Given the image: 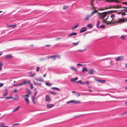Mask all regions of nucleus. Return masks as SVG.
Listing matches in <instances>:
<instances>
[{
	"mask_svg": "<svg viewBox=\"0 0 127 127\" xmlns=\"http://www.w3.org/2000/svg\"><path fill=\"white\" fill-rule=\"evenodd\" d=\"M51 89H53L54 90H56L58 91H60V89L58 88L55 87H52Z\"/></svg>",
	"mask_w": 127,
	"mask_h": 127,
	"instance_id": "15",
	"label": "nucleus"
},
{
	"mask_svg": "<svg viewBox=\"0 0 127 127\" xmlns=\"http://www.w3.org/2000/svg\"><path fill=\"white\" fill-rule=\"evenodd\" d=\"M106 59H101V60H100V61H104V60H105Z\"/></svg>",
	"mask_w": 127,
	"mask_h": 127,
	"instance_id": "52",
	"label": "nucleus"
},
{
	"mask_svg": "<svg viewBox=\"0 0 127 127\" xmlns=\"http://www.w3.org/2000/svg\"><path fill=\"white\" fill-rule=\"evenodd\" d=\"M124 11H126L127 12V9H124Z\"/></svg>",
	"mask_w": 127,
	"mask_h": 127,
	"instance_id": "64",
	"label": "nucleus"
},
{
	"mask_svg": "<svg viewBox=\"0 0 127 127\" xmlns=\"http://www.w3.org/2000/svg\"><path fill=\"white\" fill-rule=\"evenodd\" d=\"M80 42L79 41H78L76 43H72V44L74 45L75 46L77 45L78 44V43Z\"/></svg>",
	"mask_w": 127,
	"mask_h": 127,
	"instance_id": "29",
	"label": "nucleus"
},
{
	"mask_svg": "<svg viewBox=\"0 0 127 127\" xmlns=\"http://www.w3.org/2000/svg\"><path fill=\"white\" fill-rule=\"evenodd\" d=\"M77 83H80L81 84H83L81 80H79L77 81Z\"/></svg>",
	"mask_w": 127,
	"mask_h": 127,
	"instance_id": "38",
	"label": "nucleus"
},
{
	"mask_svg": "<svg viewBox=\"0 0 127 127\" xmlns=\"http://www.w3.org/2000/svg\"><path fill=\"white\" fill-rule=\"evenodd\" d=\"M78 79V78H74L71 79V81H74Z\"/></svg>",
	"mask_w": 127,
	"mask_h": 127,
	"instance_id": "21",
	"label": "nucleus"
},
{
	"mask_svg": "<svg viewBox=\"0 0 127 127\" xmlns=\"http://www.w3.org/2000/svg\"><path fill=\"white\" fill-rule=\"evenodd\" d=\"M97 12L98 13V11L96 10H95L93 11L91 13V15H90L91 16L93 15V14L96 13Z\"/></svg>",
	"mask_w": 127,
	"mask_h": 127,
	"instance_id": "16",
	"label": "nucleus"
},
{
	"mask_svg": "<svg viewBox=\"0 0 127 127\" xmlns=\"http://www.w3.org/2000/svg\"><path fill=\"white\" fill-rule=\"evenodd\" d=\"M85 50V49H84L83 50H79V51L80 52H82L83 51Z\"/></svg>",
	"mask_w": 127,
	"mask_h": 127,
	"instance_id": "58",
	"label": "nucleus"
},
{
	"mask_svg": "<svg viewBox=\"0 0 127 127\" xmlns=\"http://www.w3.org/2000/svg\"><path fill=\"white\" fill-rule=\"evenodd\" d=\"M12 57V56L11 55L8 54L5 57V58L7 59L9 58H11Z\"/></svg>",
	"mask_w": 127,
	"mask_h": 127,
	"instance_id": "13",
	"label": "nucleus"
},
{
	"mask_svg": "<svg viewBox=\"0 0 127 127\" xmlns=\"http://www.w3.org/2000/svg\"><path fill=\"white\" fill-rule=\"evenodd\" d=\"M18 91V90L16 89H15L14 90V92H16Z\"/></svg>",
	"mask_w": 127,
	"mask_h": 127,
	"instance_id": "55",
	"label": "nucleus"
},
{
	"mask_svg": "<svg viewBox=\"0 0 127 127\" xmlns=\"http://www.w3.org/2000/svg\"><path fill=\"white\" fill-rule=\"evenodd\" d=\"M15 97L16 98L17 100H18L19 98V96L18 95H16L15 96Z\"/></svg>",
	"mask_w": 127,
	"mask_h": 127,
	"instance_id": "43",
	"label": "nucleus"
},
{
	"mask_svg": "<svg viewBox=\"0 0 127 127\" xmlns=\"http://www.w3.org/2000/svg\"><path fill=\"white\" fill-rule=\"evenodd\" d=\"M5 92H4L3 94V95L4 96H6L8 94L7 90V89H5Z\"/></svg>",
	"mask_w": 127,
	"mask_h": 127,
	"instance_id": "14",
	"label": "nucleus"
},
{
	"mask_svg": "<svg viewBox=\"0 0 127 127\" xmlns=\"http://www.w3.org/2000/svg\"><path fill=\"white\" fill-rule=\"evenodd\" d=\"M122 3L123 4H127V2H123Z\"/></svg>",
	"mask_w": 127,
	"mask_h": 127,
	"instance_id": "60",
	"label": "nucleus"
},
{
	"mask_svg": "<svg viewBox=\"0 0 127 127\" xmlns=\"http://www.w3.org/2000/svg\"><path fill=\"white\" fill-rule=\"evenodd\" d=\"M50 46V45H47L46 46V47H49Z\"/></svg>",
	"mask_w": 127,
	"mask_h": 127,
	"instance_id": "61",
	"label": "nucleus"
},
{
	"mask_svg": "<svg viewBox=\"0 0 127 127\" xmlns=\"http://www.w3.org/2000/svg\"><path fill=\"white\" fill-rule=\"evenodd\" d=\"M99 28L101 29H104L105 28V26L104 25H102L100 26Z\"/></svg>",
	"mask_w": 127,
	"mask_h": 127,
	"instance_id": "25",
	"label": "nucleus"
},
{
	"mask_svg": "<svg viewBox=\"0 0 127 127\" xmlns=\"http://www.w3.org/2000/svg\"><path fill=\"white\" fill-rule=\"evenodd\" d=\"M120 37L123 39L124 40H125V36L124 35H122Z\"/></svg>",
	"mask_w": 127,
	"mask_h": 127,
	"instance_id": "42",
	"label": "nucleus"
},
{
	"mask_svg": "<svg viewBox=\"0 0 127 127\" xmlns=\"http://www.w3.org/2000/svg\"><path fill=\"white\" fill-rule=\"evenodd\" d=\"M20 107V106H18L16 108H15L14 109L13 111L12 112H14L17 110Z\"/></svg>",
	"mask_w": 127,
	"mask_h": 127,
	"instance_id": "26",
	"label": "nucleus"
},
{
	"mask_svg": "<svg viewBox=\"0 0 127 127\" xmlns=\"http://www.w3.org/2000/svg\"><path fill=\"white\" fill-rule=\"evenodd\" d=\"M35 74V73H31L30 74V76L31 77H33Z\"/></svg>",
	"mask_w": 127,
	"mask_h": 127,
	"instance_id": "35",
	"label": "nucleus"
},
{
	"mask_svg": "<svg viewBox=\"0 0 127 127\" xmlns=\"http://www.w3.org/2000/svg\"><path fill=\"white\" fill-rule=\"evenodd\" d=\"M45 84L47 86H51L52 85L49 82H46L45 83Z\"/></svg>",
	"mask_w": 127,
	"mask_h": 127,
	"instance_id": "23",
	"label": "nucleus"
},
{
	"mask_svg": "<svg viewBox=\"0 0 127 127\" xmlns=\"http://www.w3.org/2000/svg\"><path fill=\"white\" fill-rule=\"evenodd\" d=\"M25 100L27 102V104H28L29 103V99L28 98H25Z\"/></svg>",
	"mask_w": 127,
	"mask_h": 127,
	"instance_id": "30",
	"label": "nucleus"
},
{
	"mask_svg": "<svg viewBox=\"0 0 127 127\" xmlns=\"http://www.w3.org/2000/svg\"><path fill=\"white\" fill-rule=\"evenodd\" d=\"M74 102V100H71L68 101L67 102H66V103L67 104L73 102Z\"/></svg>",
	"mask_w": 127,
	"mask_h": 127,
	"instance_id": "34",
	"label": "nucleus"
},
{
	"mask_svg": "<svg viewBox=\"0 0 127 127\" xmlns=\"http://www.w3.org/2000/svg\"><path fill=\"white\" fill-rule=\"evenodd\" d=\"M3 64L2 62H0V71L2 69V67L3 65Z\"/></svg>",
	"mask_w": 127,
	"mask_h": 127,
	"instance_id": "22",
	"label": "nucleus"
},
{
	"mask_svg": "<svg viewBox=\"0 0 127 127\" xmlns=\"http://www.w3.org/2000/svg\"><path fill=\"white\" fill-rule=\"evenodd\" d=\"M61 38H58L56 39V40H58L60 39Z\"/></svg>",
	"mask_w": 127,
	"mask_h": 127,
	"instance_id": "62",
	"label": "nucleus"
},
{
	"mask_svg": "<svg viewBox=\"0 0 127 127\" xmlns=\"http://www.w3.org/2000/svg\"><path fill=\"white\" fill-rule=\"evenodd\" d=\"M27 92L28 94H31V91H30V89H27Z\"/></svg>",
	"mask_w": 127,
	"mask_h": 127,
	"instance_id": "31",
	"label": "nucleus"
},
{
	"mask_svg": "<svg viewBox=\"0 0 127 127\" xmlns=\"http://www.w3.org/2000/svg\"><path fill=\"white\" fill-rule=\"evenodd\" d=\"M100 23V22L99 21H98L97 23L96 24V27L98 29L99 28V25Z\"/></svg>",
	"mask_w": 127,
	"mask_h": 127,
	"instance_id": "20",
	"label": "nucleus"
},
{
	"mask_svg": "<svg viewBox=\"0 0 127 127\" xmlns=\"http://www.w3.org/2000/svg\"><path fill=\"white\" fill-rule=\"evenodd\" d=\"M46 101H49L51 99L49 95H45Z\"/></svg>",
	"mask_w": 127,
	"mask_h": 127,
	"instance_id": "6",
	"label": "nucleus"
},
{
	"mask_svg": "<svg viewBox=\"0 0 127 127\" xmlns=\"http://www.w3.org/2000/svg\"><path fill=\"white\" fill-rule=\"evenodd\" d=\"M34 91L35 92V93H34V95L32 96V97L33 98H35V97L36 96V94H37V91L36 90H34Z\"/></svg>",
	"mask_w": 127,
	"mask_h": 127,
	"instance_id": "11",
	"label": "nucleus"
},
{
	"mask_svg": "<svg viewBox=\"0 0 127 127\" xmlns=\"http://www.w3.org/2000/svg\"><path fill=\"white\" fill-rule=\"evenodd\" d=\"M30 85L31 87V89H32L33 88V86L32 85L31 83L30 82Z\"/></svg>",
	"mask_w": 127,
	"mask_h": 127,
	"instance_id": "40",
	"label": "nucleus"
},
{
	"mask_svg": "<svg viewBox=\"0 0 127 127\" xmlns=\"http://www.w3.org/2000/svg\"><path fill=\"white\" fill-rule=\"evenodd\" d=\"M79 26V24H78L76 25H75L73 27H72L71 28V29L72 30H73L74 29L78 27Z\"/></svg>",
	"mask_w": 127,
	"mask_h": 127,
	"instance_id": "12",
	"label": "nucleus"
},
{
	"mask_svg": "<svg viewBox=\"0 0 127 127\" xmlns=\"http://www.w3.org/2000/svg\"><path fill=\"white\" fill-rule=\"evenodd\" d=\"M77 33L76 32H72L69 34V36H71L73 35H75L77 34Z\"/></svg>",
	"mask_w": 127,
	"mask_h": 127,
	"instance_id": "19",
	"label": "nucleus"
},
{
	"mask_svg": "<svg viewBox=\"0 0 127 127\" xmlns=\"http://www.w3.org/2000/svg\"><path fill=\"white\" fill-rule=\"evenodd\" d=\"M96 80L99 82H101V83H104L105 82V80H98V79H96Z\"/></svg>",
	"mask_w": 127,
	"mask_h": 127,
	"instance_id": "9",
	"label": "nucleus"
},
{
	"mask_svg": "<svg viewBox=\"0 0 127 127\" xmlns=\"http://www.w3.org/2000/svg\"><path fill=\"white\" fill-rule=\"evenodd\" d=\"M83 29L82 30H81L80 31V33H82L86 31L87 30V28L85 27H83L81 29Z\"/></svg>",
	"mask_w": 127,
	"mask_h": 127,
	"instance_id": "5",
	"label": "nucleus"
},
{
	"mask_svg": "<svg viewBox=\"0 0 127 127\" xmlns=\"http://www.w3.org/2000/svg\"><path fill=\"white\" fill-rule=\"evenodd\" d=\"M39 67H37L36 69V71L37 72L39 70Z\"/></svg>",
	"mask_w": 127,
	"mask_h": 127,
	"instance_id": "46",
	"label": "nucleus"
},
{
	"mask_svg": "<svg viewBox=\"0 0 127 127\" xmlns=\"http://www.w3.org/2000/svg\"><path fill=\"white\" fill-rule=\"evenodd\" d=\"M115 16V15L114 14H112V15H111V17L112 18L113 17H114Z\"/></svg>",
	"mask_w": 127,
	"mask_h": 127,
	"instance_id": "49",
	"label": "nucleus"
},
{
	"mask_svg": "<svg viewBox=\"0 0 127 127\" xmlns=\"http://www.w3.org/2000/svg\"><path fill=\"white\" fill-rule=\"evenodd\" d=\"M87 26L89 28H92L93 27L92 25L91 24H89Z\"/></svg>",
	"mask_w": 127,
	"mask_h": 127,
	"instance_id": "24",
	"label": "nucleus"
},
{
	"mask_svg": "<svg viewBox=\"0 0 127 127\" xmlns=\"http://www.w3.org/2000/svg\"><path fill=\"white\" fill-rule=\"evenodd\" d=\"M13 86H15V87H18V86H17V85H16L15 84H14L13 85Z\"/></svg>",
	"mask_w": 127,
	"mask_h": 127,
	"instance_id": "59",
	"label": "nucleus"
},
{
	"mask_svg": "<svg viewBox=\"0 0 127 127\" xmlns=\"http://www.w3.org/2000/svg\"><path fill=\"white\" fill-rule=\"evenodd\" d=\"M39 81L41 82H43L44 81V80L42 78L40 77L39 79Z\"/></svg>",
	"mask_w": 127,
	"mask_h": 127,
	"instance_id": "36",
	"label": "nucleus"
},
{
	"mask_svg": "<svg viewBox=\"0 0 127 127\" xmlns=\"http://www.w3.org/2000/svg\"><path fill=\"white\" fill-rule=\"evenodd\" d=\"M3 85V83H0V87H2Z\"/></svg>",
	"mask_w": 127,
	"mask_h": 127,
	"instance_id": "47",
	"label": "nucleus"
},
{
	"mask_svg": "<svg viewBox=\"0 0 127 127\" xmlns=\"http://www.w3.org/2000/svg\"><path fill=\"white\" fill-rule=\"evenodd\" d=\"M74 102L75 104H78L80 103V102L79 101H76L74 100V102Z\"/></svg>",
	"mask_w": 127,
	"mask_h": 127,
	"instance_id": "37",
	"label": "nucleus"
},
{
	"mask_svg": "<svg viewBox=\"0 0 127 127\" xmlns=\"http://www.w3.org/2000/svg\"><path fill=\"white\" fill-rule=\"evenodd\" d=\"M124 58V57L122 56H119L116 59V61H121Z\"/></svg>",
	"mask_w": 127,
	"mask_h": 127,
	"instance_id": "3",
	"label": "nucleus"
},
{
	"mask_svg": "<svg viewBox=\"0 0 127 127\" xmlns=\"http://www.w3.org/2000/svg\"><path fill=\"white\" fill-rule=\"evenodd\" d=\"M13 98V97L12 96H7L6 97H5V99H8L10 98Z\"/></svg>",
	"mask_w": 127,
	"mask_h": 127,
	"instance_id": "33",
	"label": "nucleus"
},
{
	"mask_svg": "<svg viewBox=\"0 0 127 127\" xmlns=\"http://www.w3.org/2000/svg\"><path fill=\"white\" fill-rule=\"evenodd\" d=\"M82 65V64H77V66H79L81 65Z\"/></svg>",
	"mask_w": 127,
	"mask_h": 127,
	"instance_id": "57",
	"label": "nucleus"
},
{
	"mask_svg": "<svg viewBox=\"0 0 127 127\" xmlns=\"http://www.w3.org/2000/svg\"><path fill=\"white\" fill-rule=\"evenodd\" d=\"M102 22H106V20H105L104 19H103V20H102Z\"/></svg>",
	"mask_w": 127,
	"mask_h": 127,
	"instance_id": "56",
	"label": "nucleus"
},
{
	"mask_svg": "<svg viewBox=\"0 0 127 127\" xmlns=\"http://www.w3.org/2000/svg\"><path fill=\"white\" fill-rule=\"evenodd\" d=\"M25 96H27V97H28L29 96V95H25L23 96V97H25Z\"/></svg>",
	"mask_w": 127,
	"mask_h": 127,
	"instance_id": "48",
	"label": "nucleus"
},
{
	"mask_svg": "<svg viewBox=\"0 0 127 127\" xmlns=\"http://www.w3.org/2000/svg\"><path fill=\"white\" fill-rule=\"evenodd\" d=\"M32 101L33 102V103L34 104H35V103L34 101V100L35 99V98H33L32 97Z\"/></svg>",
	"mask_w": 127,
	"mask_h": 127,
	"instance_id": "41",
	"label": "nucleus"
},
{
	"mask_svg": "<svg viewBox=\"0 0 127 127\" xmlns=\"http://www.w3.org/2000/svg\"><path fill=\"white\" fill-rule=\"evenodd\" d=\"M56 55H53L52 56H50L48 57H47V58H53L54 59V60H55L56 59Z\"/></svg>",
	"mask_w": 127,
	"mask_h": 127,
	"instance_id": "10",
	"label": "nucleus"
},
{
	"mask_svg": "<svg viewBox=\"0 0 127 127\" xmlns=\"http://www.w3.org/2000/svg\"><path fill=\"white\" fill-rule=\"evenodd\" d=\"M99 17L102 19H104L106 16L107 14L106 12H104L101 13L98 12Z\"/></svg>",
	"mask_w": 127,
	"mask_h": 127,
	"instance_id": "1",
	"label": "nucleus"
},
{
	"mask_svg": "<svg viewBox=\"0 0 127 127\" xmlns=\"http://www.w3.org/2000/svg\"><path fill=\"white\" fill-rule=\"evenodd\" d=\"M91 16L90 15H89L88 16L86 17V18H85V20H86L88 19Z\"/></svg>",
	"mask_w": 127,
	"mask_h": 127,
	"instance_id": "32",
	"label": "nucleus"
},
{
	"mask_svg": "<svg viewBox=\"0 0 127 127\" xmlns=\"http://www.w3.org/2000/svg\"><path fill=\"white\" fill-rule=\"evenodd\" d=\"M50 93L51 94L54 95H57V93H56L55 92H50Z\"/></svg>",
	"mask_w": 127,
	"mask_h": 127,
	"instance_id": "28",
	"label": "nucleus"
},
{
	"mask_svg": "<svg viewBox=\"0 0 127 127\" xmlns=\"http://www.w3.org/2000/svg\"><path fill=\"white\" fill-rule=\"evenodd\" d=\"M94 72H95V71L94 69H91L89 70L88 73L89 74H92Z\"/></svg>",
	"mask_w": 127,
	"mask_h": 127,
	"instance_id": "7",
	"label": "nucleus"
},
{
	"mask_svg": "<svg viewBox=\"0 0 127 127\" xmlns=\"http://www.w3.org/2000/svg\"><path fill=\"white\" fill-rule=\"evenodd\" d=\"M125 22V20L124 19H120L117 21H115L114 23H124Z\"/></svg>",
	"mask_w": 127,
	"mask_h": 127,
	"instance_id": "2",
	"label": "nucleus"
},
{
	"mask_svg": "<svg viewBox=\"0 0 127 127\" xmlns=\"http://www.w3.org/2000/svg\"><path fill=\"white\" fill-rule=\"evenodd\" d=\"M46 58H44V59L41 58L40 59V61H42L43 60H45L46 59Z\"/></svg>",
	"mask_w": 127,
	"mask_h": 127,
	"instance_id": "51",
	"label": "nucleus"
},
{
	"mask_svg": "<svg viewBox=\"0 0 127 127\" xmlns=\"http://www.w3.org/2000/svg\"><path fill=\"white\" fill-rule=\"evenodd\" d=\"M33 83L34 85H37V84L34 81H33Z\"/></svg>",
	"mask_w": 127,
	"mask_h": 127,
	"instance_id": "50",
	"label": "nucleus"
},
{
	"mask_svg": "<svg viewBox=\"0 0 127 127\" xmlns=\"http://www.w3.org/2000/svg\"><path fill=\"white\" fill-rule=\"evenodd\" d=\"M121 15L122 16H124L126 15V12H121Z\"/></svg>",
	"mask_w": 127,
	"mask_h": 127,
	"instance_id": "39",
	"label": "nucleus"
},
{
	"mask_svg": "<svg viewBox=\"0 0 127 127\" xmlns=\"http://www.w3.org/2000/svg\"><path fill=\"white\" fill-rule=\"evenodd\" d=\"M12 99H13L14 100H17V99L16 98H15V97H14V98L13 97V98H12Z\"/></svg>",
	"mask_w": 127,
	"mask_h": 127,
	"instance_id": "53",
	"label": "nucleus"
},
{
	"mask_svg": "<svg viewBox=\"0 0 127 127\" xmlns=\"http://www.w3.org/2000/svg\"><path fill=\"white\" fill-rule=\"evenodd\" d=\"M54 104H50L47 105V107L48 108H49L51 107L54 106Z\"/></svg>",
	"mask_w": 127,
	"mask_h": 127,
	"instance_id": "8",
	"label": "nucleus"
},
{
	"mask_svg": "<svg viewBox=\"0 0 127 127\" xmlns=\"http://www.w3.org/2000/svg\"><path fill=\"white\" fill-rule=\"evenodd\" d=\"M19 124H14L13 126H15V125H18Z\"/></svg>",
	"mask_w": 127,
	"mask_h": 127,
	"instance_id": "54",
	"label": "nucleus"
},
{
	"mask_svg": "<svg viewBox=\"0 0 127 127\" xmlns=\"http://www.w3.org/2000/svg\"><path fill=\"white\" fill-rule=\"evenodd\" d=\"M56 56H57V57H58V58H60V56L59 55H58V56L56 55Z\"/></svg>",
	"mask_w": 127,
	"mask_h": 127,
	"instance_id": "63",
	"label": "nucleus"
},
{
	"mask_svg": "<svg viewBox=\"0 0 127 127\" xmlns=\"http://www.w3.org/2000/svg\"><path fill=\"white\" fill-rule=\"evenodd\" d=\"M0 127H8V126H6L3 125L2 123H0Z\"/></svg>",
	"mask_w": 127,
	"mask_h": 127,
	"instance_id": "17",
	"label": "nucleus"
},
{
	"mask_svg": "<svg viewBox=\"0 0 127 127\" xmlns=\"http://www.w3.org/2000/svg\"><path fill=\"white\" fill-rule=\"evenodd\" d=\"M30 81H27L26 80H24L23 81V83H20L19 84H18L17 85V86H20L21 85H24V84H25V83H28V82H30Z\"/></svg>",
	"mask_w": 127,
	"mask_h": 127,
	"instance_id": "4",
	"label": "nucleus"
},
{
	"mask_svg": "<svg viewBox=\"0 0 127 127\" xmlns=\"http://www.w3.org/2000/svg\"><path fill=\"white\" fill-rule=\"evenodd\" d=\"M67 8V6H64L63 7V9H65Z\"/></svg>",
	"mask_w": 127,
	"mask_h": 127,
	"instance_id": "45",
	"label": "nucleus"
},
{
	"mask_svg": "<svg viewBox=\"0 0 127 127\" xmlns=\"http://www.w3.org/2000/svg\"><path fill=\"white\" fill-rule=\"evenodd\" d=\"M88 71V69L86 67L83 68L82 70V71L83 72H86Z\"/></svg>",
	"mask_w": 127,
	"mask_h": 127,
	"instance_id": "18",
	"label": "nucleus"
},
{
	"mask_svg": "<svg viewBox=\"0 0 127 127\" xmlns=\"http://www.w3.org/2000/svg\"><path fill=\"white\" fill-rule=\"evenodd\" d=\"M71 69L74 70L75 71L77 72H78L76 68L74 67L73 66H71Z\"/></svg>",
	"mask_w": 127,
	"mask_h": 127,
	"instance_id": "27",
	"label": "nucleus"
},
{
	"mask_svg": "<svg viewBox=\"0 0 127 127\" xmlns=\"http://www.w3.org/2000/svg\"><path fill=\"white\" fill-rule=\"evenodd\" d=\"M89 83V82L88 81H87L85 82H84V83L87 84L88 85Z\"/></svg>",
	"mask_w": 127,
	"mask_h": 127,
	"instance_id": "44",
	"label": "nucleus"
}]
</instances>
